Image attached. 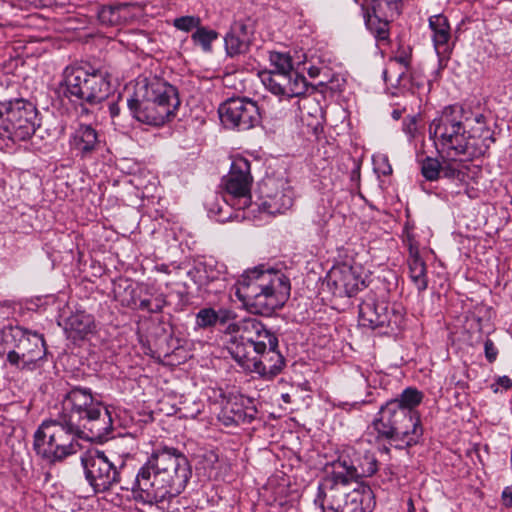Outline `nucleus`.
<instances>
[{
  "mask_svg": "<svg viewBox=\"0 0 512 512\" xmlns=\"http://www.w3.org/2000/svg\"><path fill=\"white\" fill-rule=\"evenodd\" d=\"M484 352L485 357L489 363H493L497 359L498 349L494 342L489 338H487L484 342Z\"/></svg>",
  "mask_w": 512,
  "mask_h": 512,
  "instance_id": "obj_46",
  "label": "nucleus"
},
{
  "mask_svg": "<svg viewBox=\"0 0 512 512\" xmlns=\"http://www.w3.org/2000/svg\"><path fill=\"white\" fill-rule=\"evenodd\" d=\"M23 5H29L34 7L46 6L49 4V0H18Z\"/></svg>",
  "mask_w": 512,
  "mask_h": 512,
  "instance_id": "obj_49",
  "label": "nucleus"
},
{
  "mask_svg": "<svg viewBox=\"0 0 512 512\" xmlns=\"http://www.w3.org/2000/svg\"><path fill=\"white\" fill-rule=\"evenodd\" d=\"M309 75L311 77H316L318 75V69L317 68H310L309 69Z\"/></svg>",
  "mask_w": 512,
  "mask_h": 512,
  "instance_id": "obj_56",
  "label": "nucleus"
},
{
  "mask_svg": "<svg viewBox=\"0 0 512 512\" xmlns=\"http://www.w3.org/2000/svg\"><path fill=\"white\" fill-rule=\"evenodd\" d=\"M109 113L112 118L117 117L120 114V107L117 103H111L109 105Z\"/></svg>",
  "mask_w": 512,
  "mask_h": 512,
  "instance_id": "obj_51",
  "label": "nucleus"
},
{
  "mask_svg": "<svg viewBox=\"0 0 512 512\" xmlns=\"http://www.w3.org/2000/svg\"><path fill=\"white\" fill-rule=\"evenodd\" d=\"M264 327L265 325L257 318L248 317L229 324L228 330L235 333V337L253 343V339H257V334L263 331Z\"/></svg>",
  "mask_w": 512,
  "mask_h": 512,
  "instance_id": "obj_28",
  "label": "nucleus"
},
{
  "mask_svg": "<svg viewBox=\"0 0 512 512\" xmlns=\"http://www.w3.org/2000/svg\"><path fill=\"white\" fill-rule=\"evenodd\" d=\"M461 109L447 106L439 117L429 125L430 136L439 141L442 149L448 151L449 156L464 155L468 158H477L487 152L485 144H476L470 134L466 135L461 120Z\"/></svg>",
  "mask_w": 512,
  "mask_h": 512,
  "instance_id": "obj_8",
  "label": "nucleus"
},
{
  "mask_svg": "<svg viewBox=\"0 0 512 512\" xmlns=\"http://www.w3.org/2000/svg\"><path fill=\"white\" fill-rule=\"evenodd\" d=\"M290 281L281 271L247 270L235 284V295L252 314L270 316L290 296Z\"/></svg>",
  "mask_w": 512,
  "mask_h": 512,
  "instance_id": "obj_4",
  "label": "nucleus"
},
{
  "mask_svg": "<svg viewBox=\"0 0 512 512\" xmlns=\"http://www.w3.org/2000/svg\"><path fill=\"white\" fill-rule=\"evenodd\" d=\"M409 276L419 292L428 287L427 266L420 254L408 256Z\"/></svg>",
  "mask_w": 512,
  "mask_h": 512,
  "instance_id": "obj_30",
  "label": "nucleus"
},
{
  "mask_svg": "<svg viewBox=\"0 0 512 512\" xmlns=\"http://www.w3.org/2000/svg\"><path fill=\"white\" fill-rule=\"evenodd\" d=\"M223 267V265L209 258L196 262L187 272V275L199 289L204 288L207 291H211L208 289L210 284L219 283L224 280Z\"/></svg>",
  "mask_w": 512,
  "mask_h": 512,
  "instance_id": "obj_23",
  "label": "nucleus"
},
{
  "mask_svg": "<svg viewBox=\"0 0 512 512\" xmlns=\"http://www.w3.org/2000/svg\"><path fill=\"white\" fill-rule=\"evenodd\" d=\"M253 36V26L250 19H240L232 23L224 37L227 56L235 57L248 52Z\"/></svg>",
  "mask_w": 512,
  "mask_h": 512,
  "instance_id": "obj_21",
  "label": "nucleus"
},
{
  "mask_svg": "<svg viewBox=\"0 0 512 512\" xmlns=\"http://www.w3.org/2000/svg\"><path fill=\"white\" fill-rule=\"evenodd\" d=\"M428 27L431 31V40L435 52L440 60L448 58L452 52V30L447 16L442 13L428 18Z\"/></svg>",
  "mask_w": 512,
  "mask_h": 512,
  "instance_id": "obj_22",
  "label": "nucleus"
},
{
  "mask_svg": "<svg viewBox=\"0 0 512 512\" xmlns=\"http://www.w3.org/2000/svg\"><path fill=\"white\" fill-rule=\"evenodd\" d=\"M178 303L176 304L175 311H183L189 304V296L186 292H177Z\"/></svg>",
  "mask_w": 512,
  "mask_h": 512,
  "instance_id": "obj_47",
  "label": "nucleus"
},
{
  "mask_svg": "<svg viewBox=\"0 0 512 512\" xmlns=\"http://www.w3.org/2000/svg\"><path fill=\"white\" fill-rule=\"evenodd\" d=\"M173 26L178 30L190 32L201 26V19L198 16H181L173 20Z\"/></svg>",
  "mask_w": 512,
  "mask_h": 512,
  "instance_id": "obj_38",
  "label": "nucleus"
},
{
  "mask_svg": "<svg viewBox=\"0 0 512 512\" xmlns=\"http://www.w3.org/2000/svg\"><path fill=\"white\" fill-rule=\"evenodd\" d=\"M221 122L239 131L250 130L261 123L257 102L249 98H229L218 109Z\"/></svg>",
  "mask_w": 512,
  "mask_h": 512,
  "instance_id": "obj_14",
  "label": "nucleus"
},
{
  "mask_svg": "<svg viewBox=\"0 0 512 512\" xmlns=\"http://www.w3.org/2000/svg\"><path fill=\"white\" fill-rule=\"evenodd\" d=\"M485 120L486 118L483 114H476L474 117L476 126L470 128L469 134L476 144H485L488 150L495 142V137L493 131L486 125Z\"/></svg>",
  "mask_w": 512,
  "mask_h": 512,
  "instance_id": "obj_32",
  "label": "nucleus"
},
{
  "mask_svg": "<svg viewBox=\"0 0 512 512\" xmlns=\"http://www.w3.org/2000/svg\"><path fill=\"white\" fill-rule=\"evenodd\" d=\"M332 217L331 209L324 205H318L316 208L315 216L313 217V222L320 228L324 227L328 221Z\"/></svg>",
  "mask_w": 512,
  "mask_h": 512,
  "instance_id": "obj_40",
  "label": "nucleus"
},
{
  "mask_svg": "<svg viewBox=\"0 0 512 512\" xmlns=\"http://www.w3.org/2000/svg\"><path fill=\"white\" fill-rule=\"evenodd\" d=\"M69 150L75 158L90 159L101 148V136L91 124L80 123L69 134Z\"/></svg>",
  "mask_w": 512,
  "mask_h": 512,
  "instance_id": "obj_20",
  "label": "nucleus"
},
{
  "mask_svg": "<svg viewBox=\"0 0 512 512\" xmlns=\"http://www.w3.org/2000/svg\"><path fill=\"white\" fill-rule=\"evenodd\" d=\"M253 347L257 350V355L268 348H278V338L265 326L263 331L257 334V339H253Z\"/></svg>",
  "mask_w": 512,
  "mask_h": 512,
  "instance_id": "obj_35",
  "label": "nucleus"
},
{
  "mask_svg": "<svg viewBox=\"0 0 512 512\" xmlns=\"http://www.w3.org/2000/svg\"><path fill=\"white\" fill-rule=\"evenodd\" d=\"M502 502L506 507H512V486H507L502 492Z\"/></svg>",
  "mask_w": 512,
  "mask_h": 512,
  "instance_id": "obj_48",
  "label": "nucleus"
},
{
  "mask_svg": "<svg viewBox=\"0 0 512 512\" xmlns=\"http://www.w3.org/2000/svg\"><path fill=\"white\" fill-rule=\"evenodd\" d=\"M63 84L70 97L91 105L105 100L110 93L109 74L90 64H74L63 71Z\"/></svg>",
  "mask_w": 512,
  "mask_h": 512,
  "instance_id": "obj_9",
  "label": "nucleus"
},
{
  "mask_svg": "<svg viewBox=\"0 0 512 512\" xmlns=\"http://www.w3.org/2000/svg\"><path fill=\"white\" fill-rule=\"evenodd\" d=\"M284 365L285 359L278 348H268L254 358L249 372L265 379H272L282 371Z\"/></svg>",
  "mask_w": 512,
  "mask_h": 512,
  "instance_id": "obj_24",
  "label": "nucleus"
},
{
  "mask_svg": "<svg viewBox=\"0 0 512 512\" xmlns=\"http://www.w3.org/2000/svg\"><path fill=\"white\" fill-rule=\"evenodd\" d=\"M409 507H411L413 509V503H412V500L409 501Z\"/></svg>",
  "mask_w": 512,
  "mask_h": 512,
  "instance_id": "obj_60",
  "label": "nucleus"
},
{
  "mask_svg": "<svg viewBox=\"0 0 512 512\" xmlns=\"http://www.w3.org/2000/svg\"><path fill=\"white\" fill-rule=\"evenodd\" d=\"M179 105L177 89L157 76L139 79L135 96L127 100L132 116L151 126L163 125L175 115Z\"/></svg>",
  "mask_w": 512,
  "mask_h": 512,
  "instance_id": "obj_6",
  "label": "nucleus"
},
{
  "mask_svg": "<svg viewBox=\"0 0 512 512\" xmlns=\"http://www.w3.org/2000/svg\"><path fill=\"white\" fill-rule=\"evenodd\" d=\"M391 172H392V168H391V166L388 165V170H384L383 174L387 175V174H390Z\"/></svg>",
  "mask_w": 512,
  "mask_h": 512,
  "instance_id": "obj_58",
  "label": "nucleus"
},
{
  "mask_svg": "<svg viewBox=\"0 0 512 512\" xmlns=\"http://www.w3.org/2000/svg\"><path fill=\"white\" fill-rule=\"evenodd\" d=\"M94 330V317L85 311H76L65 321V331L73 340H82Z\"/></svg>",
  "mask_w": 512,
  "mask_h": 512,
  "instance_id": "obj_26",
  "label": "nucleus"
},
{
  "mask_svg": "<svg viewBox=\"0 0 512 512\" xmlns=\"http://www.w3.org/2000/svg\"><path fill=\"white\" fill-rule=\"evenodd\" d=\"M497 385L501 388L508 390L512 387V380L508 376H501L497 379Z\"/></svg>",
  "mask_w": 512,
  "mask_h": 512,
  "instance_id": "obj_50",
  "label": "nucleus"
},
{
  "mask_svg": "<svg viewBox=\"0 0 512 512\" xmlns=\"http://www.w3.org/2000/svg\"><path fill=\"white\" fill-rule=\"evenodd\" d=\"M317 506L322 512H372L373 493L369 488L339 491Z\"/></svg>",
  "mask_w": 512,
  "mask_h": 512,
  "instance_id": "obj_17",
  "label": "nucleus"
},
{
  "mask_svg": "<svg viewBox=\"0 0 512 512\" xmlns=\"http://www.w3.org/2000/svg\"><path fill=\"white\" fill-rule=\"evenodd\" d=\"M2 341L8 348L6 361L11 366L28 369L46 355L43 334L30 331L20 326L5 327Z\"/></svg>",
  "mask_w": 512,
  "mask_h": 512,
  "instance_id": "obj_10",
  "label": "nucleus"
},
{
  "mask_svg": "<svg viewBox=\"0 0 512 512\" xmlns=\"http://www.w3.org/2000/svg\"><path fill=\"white\" fill-rule=\"evenodd\" d=\"M359 323L370 329L390 327L394 330L401 327L403 316L394 307L390 309L388 302L368 294L359 304Z\"/></svg>",
  "mask_w": 512,
  "mask_h": 512,
  "instance_id": "obj_15",
  "label": "nucleus"
},
{
  "mask_svg": "<svg viewBox=\"0 0 512 512\" xmlns=\"http://www.w3.org/2000/svg\"><path fill=\"white\" fill-rule=\"evenodd\" d=\"M225 188L224 201L237 210L251 206L250 162L243 158L233 159L229 173L222 180Z\"/></svg>",
  "mask_w": 512,
  "mask_h": 512,
  "instance_id": "obj_13",
  "label": "nucleus"
},
{
  "mask_svg": "<svg viewBox=\"0 0 512 512\" xmlns=\"http://www.w3.org/2000/svg\"><path fill=\"white\" fill-rule=\"evenodd\" d=\"M395 60L405 68L409 67L410 61L407 56H398L395 58Z\"/></svg>",
  "mask_w": 512,
  "mask_h": 512,
  "instance_id": "obj_52",
  "label": "nucleus"
},
{
  "mask_svg": "<svg viewBox=\"0 0 512 512\" xmlns=\"http://www.w3.org/2000/svg\"><path fill=\"white\" fill-rule=\"evenodd\" d=\"M363 5L370 10V15L377 17L393 19L399 14V0H370Z\"/></svg>",
  "mask_w": 512,
  "mask_h": 512,
  "instance_id": "obj_33",
  "label": "nucleus"
},
{
  "mask_svg": "<svg viewBox=\"0 0 512 512\" xmlns=\"http://www.w3.org/2000/svg\"><path fill=\"white\" fill-rule=\"evenodd\" d=\"M133 7L129 3L102 6L97 13L98 20L102 25L108 27L127 24L135 18Z\"/></svg>",
  "mask_w": 512,
  "mask_h": 512,
  "instance_id": "obj_25",
  "label": "nucleus"
},
{
  "mask_svg": "<svg viewBox=\"0 0 512 512\" xmlns=\"http://www.w3.org/2000/svg\"><path fill=\"white\" fill-rule=\"evenodd\" d=\"M361 11L366 28L374 35L379 42H388L389 40V21L388 18H381L370 15V10L361 5Z\"/></svg>",
  "mask_w": 512,
  "mask_h": 512,
  "instance_id": "obj_29",
  "label": "nucleus"
},
{
  "mask_svg": "<svg viewBox=\"0 0 512 512\" xmlns=\"http://www.w3.org/2000/svg\"><path fill=\"white\" fill-rule=\"evenodd\" d=\"M282 398L285 402H289L290 401V396L288 394H283L282 395Z\"/></svg>",
  "mask_w": 512,
  "mask_h": 512,
  "instance_id": "obj_57",
  "label": "nucleus"
},
{
  "mask_svg": "<svg viewBox=\"0 0 512 512\" xmlns=\"http://www.w3.org/2000/svg\"><path fill=\"white\" fill-rule=\"evenodd\" d=\"M218 38V33L215 30L208 29L207 27L200 26L191 35V40L194 45L200 46L201 49L209 53L212 51V43Z\"/></svg>",
  "mask_w": 512,
  "mask_h": 512,
  "instance_id": "obj_34",
  "label": "nucleus"
},
{
  "mask_svg": "<svg viewBox=\"0 0 512 512\" xmlns=\"http://www.w3.org/2000/svg\"><path fill=\"white\" fill-rule=\"evenodd\" d=\"M157 269L163 273H167V274L169 273L168 266L165 264L158 266Z\"/></svg>",
  "mask_w": 512,
  "mask_h": 512,
  "instance_id": "obj_54",
  "label": "nucleus"
},
{
  "mask_svg": "<svg viewBox=\"0 0 512 512\" xmlns=\"http://www.w3.org/2000/svg\"><path fill=\"white\" fill-rule=\"evenodd\" d=\"M80 460L85 479L95 493L106 492L120 482V470L103 451L90 449Z\"/></svg>",
  "mask_w": 512,
  "mask_h": 512,
  "instance_id": "obj_12",
  "label": "nucleus"
},
{
  "mask_svg": "<svg viewBox=\"0 0 512 512\" xmlns=\"http://www.w3.org/2000/svg\"><path fill=\"white\" fill-rule=\"evenodd\" d=\"M358 468L359 477H371L378 470V461L372 454H366L361 459Z\"/></svg>",
  "mask_w": 512,
  "mask_h": 512,
  "instance_id": "obj_37",
  "label": "nucleus"
},
{
  "mask_svg": "<svg viewBox=\"0 0 512 512\" xmlns=\"http://www.w3.org/2000/svg\"><path fill=\"white\" fill-rule=\"evenodd\" d=\"M270 70L259 73L260 79L272 94L285 99L298 98L297 107L302 122L307 121V127L316 138L323 131L319 104L314 98L307 97L308 82L304 75L294 69L292 58L287 53L270 52Z\"/></svg>",
  "mask_w": 512,
  "mask_h": 512,
  "instance_id": "obj_2",
  "label": "nucleus"
},
{
  "mask_svg": "<svg viewBox=\"0 0 512 512\" xmlns=\"http://www.w3.org/2000/svg\"><path fill=\"white\" fill-rule=\"evenodd\" d=\"M121 287H122V285L119 284L117 286V288H115L114 293H115L116 299H118L120 301L122 306L131 308V309H138L141 311H146L150 314H153L152 313L153 305H151V298L150 299H142V300H140L139 303H137V300L135 297L136 290L133 287V285L132 284L126 285L124 287L123 293L118 291V289H120Z\"/></svg>",
  "mask_w": 512,
  "mask_h": 512,
  "instance_id": "obj_31",
  "label": "nucleus"
},
{
  "mask_svg": "<svg viewBox=\"0 0 512 512\" xmlns=\"http://www.w3.org/2000/svg\"><path fill=\"white\" fill-rule=\"evenodd\" d=\"M464 174L456 168L452 163L444 162L441 164V174L440 177L448 178V179H460Z\"/></svg>",
  "mask_w": 512,
  "mask_h": 512,
  "instance_id": "obj_43",
  "label": "nucleus"
},
{
  "mask_svg": "<svg viewBox=\"0 0 512 512\" xmlns=\"http://www.w3.org/2000/svg\"><path fill=\"white\" fill-rule=\"evenodd\" d=\"M327 285L336 297H352L366 287L360 266L342 263L327 274Z\"/></svg>",
  "mask_w": 512,
  "mask_h": 512,
  "instance_id": "obj_18",
  "label": "nucleus"
},
{
  "mask_svg": "<svg viewBox=\"0 0 512 512\" xmlns=\"http://www.w3.org/2000/svg\"><path fill=\"white\" fill-rule=\"evenodd\" d=\"M85 436L58 414L55 419L41 422L33 434V451L48 463L61 462L80 448Z\"/></svg>",
  "mask_w": 512,
  "mask_h": 512,
  "instance_id": "obj_7",
  "label": "nucleus"
},
{
  "mask_svg": "<svg viewBox=\"0 0 512 512\" xmlns=\"http://www.w3.org/2000/svg\"><path fill=\"white\" fill-rule=\"evenodd\" d=\"M259 193L258 207L270 215L283 214L293 205L294 191L284 178H265L259 186Z\"/></svg>",
  "mask_w": 512,
  "mask_h": 512,
  "instance_id": "obj_16",
  "label": "nucleus"
},
{
  "mask_svg": "<svg viewBox=\"0 0 512 512\" xmlns=\"http://www.w3.org/2000/svg\"><path fill=\"white\" fill-rule=\"evenodd\" d=\"M404 243L407 245L409 250V256L419 254V243L415 238L413 231L406 226L404 232Z\"/></svg>",
  "mask_w": 512,
  "mask_h": 512,
  "instance_id": "obj_41",
  "label": "nucleus"
},
{
  "mask_svg": "<svg viewBox=\"0 0 512 512\" xmlns=\"http://www.w3.org/2000/svg\"><path fill=\"white\" fill-rule=\"evenodd\" d=\"M384 452L388 453L389 452V448L384 446L383 449H382Z\"/></svg>",
  "mask_w": 512,
  "mask_h": 512,
  "instance_id": "obj_59",
  "label": "nucleus"
},
{
  "mask_svg": "<svg viewBox=\"0 0 512 512\" xmlns=\"http://www.w3.org/2000/svg\"><path fill=\"white\" fill-rule=\"evenodd\" d=\"M196 327L209 328L216 325L215 310L213 308H203L196 314Z\"/></svg>",
  "mask_w": 512,
  "mask_h": 512,
  "instance_id": "obj_39",
  "label": "nucleus"
},
{
  "mask_svg": "<svg viewBox=\"0 0 512 512\" xmlns=\"http://www.w3.org/2000/svg\"><path fill=\"white\" fill-rule=\"evenodd\" d=\"M422 400V392L408 387L397 398L381 406L379 417L373 421L378 437L389 440L397 449L418 444L423 436V426L416 407Z\"/></svg>",
  "mask_w": 512,
  "mask_h": 512,
  "instance_id": "obj_3",
  "label": "nucleus"
},
{
  "mask_svg": "<svg viewBox=\"0 0 512 512\" xmlns=\"http://www.w3.org/2000/svg\"><path fill=\"white\" fill-rule=\"evenodd\" d=\"M61 405L59 415L80 431L85 439L102 441L112 432L111 413L93 396L90 388H72L64 396Z\"/></svg>",
  "mask_w": 512,
  "mask_h": 512,
  "instance_id": "obj_5",
  "label": "nucleus"
},
{
  "mask_svg": "<svg viewBox=\"0 0 512 512\" xmlns=\"http://www.w3.org/2000/svg\"><path fill=\"white\" fill-rule=\"evenodd\" d=\"M402 129L404 133L408 136L409 140L414 139L418 131L416 116L406 117L403 120Z\"/></svg>",
  "mask_w": 512,
  "mask_h": 512,
  "instance_id": "obj_42",
  "label": "nucleus"
},
{
  "mask_svg": "<svg viewBox=\"0 0 512 512\" xmlns=\"http://www.w3.org/2000/svg\"><path fill=\"white\" fill-rule=\"evenodd\" d=\"M421 173L428 181H435L440 178L441 163L432 157H425L421 161Z\"/></svg>",
  "mask_w": 512,
  "mask_h": 512,
  "instance_id": "obj_36",
  "label": "nucleus"
},
{
  "mask_svg": "<svg viewBox=\"0 0 512 512\" xmlns=\"http://www.w3.org/2000/svg\"><path fill=\"white\" fill-rule=\"evenodd\" d=\"M36 107L24 99L9 101L0 111V129L13 142L29 140L40 126Z\"/></svg>",
  "mask_w": 512,
  "mask_h": 512,
  "instance_id": "obj_11",
  "label": "nucleus"
},
{
  "mask_svg": "<svg viewBox=\"0 0 512 512\" xmlns=\"http://www.w3.org/2000/svg\"><path fill=\"white\" fill-rule=\"evenodd\" d=\"M218 286H219V287H217L216 289H214V292H217V290H218V289H220L222 285H221V284H219Z\"/></svg>",
  "mask_w": 512,
  "mask_h": 512,
  "instance_id": "obj_61",
  "label": "nucleus"
},
{
  "mask_svg": "<svg viewBox=\"0 0 512 512\" xmlns=\"http://www.w3.org/2000/svg\"><path fill=\"white\" fill-rule=\"evenodd\" d=\"M227 350L231 357L246 371H250L254 358L257 357V350L253 343L232 337L227 345Z\"/></svg>",
  "mask_w": 512,
  "mask_h": 512,
  "instance_id": "obj_27",
  "label": "nucleus"
},
{
  "mask_svg": "<svg viewBox=\"0 0 512 512\" xmlns=\"http://www.w3.org/2000/svg\"><path fill=\"white\" fill-rule=\"evenodd\" d=\"M332 472L318 485L315 505H323V501L339 491H347V486L359 478L358 468L345 459L339 458L332 465Z\"/></svg>",
  "mask_w": 512,
  "mask_h": 512,
  "instance_id": "obj_19",
  "label": "nucleus"
},
{
  "mask_svg": "<svg viewBox=\"0 0 512 512\" xmlns=\"http://www.w3.org/2000/svg\"><path fill=\"white\" fill-rule=\"evenodd\" d=\"M392 117H393V119H395V120H399V119L401 118V111H399V110H394V111L392 112Z\"/></svg>",
  "mask_w": 512,
  "mask_h": 512,
  "instance_id": "obj_53",
  "label": "nucleus"
},
{
  "mask_svg": "<svg viewBox=\"0 0 512 512\" xmlns=\"http://www.w3.org/2000/svg\"><path fill=\"white\" fill-rule=\"evenodd\" d=\"M191 475L184 453L174 447H159L138 469L130 490L137 503L159 505L180 495Z\"/></svg>",
  "mask_w": 512,
  "mask_h": 512,
  "instance_id": "obj_1",
  "label": "nucleus"
},
{
  "mask_svg": "<svg viewBox=\"0 0 512 512\" xmlns=\"http://www.w3.org/2000/svg\"><path fill=\"white\" fill-rule=\"evenodd\" d=\"M151 305H153L152 313H162L164 307L168 305L167 296L164 293L156 294L151 298Z\"/></svg>",
  "mask_w": 512,
  "mask_h": 512,
  "instance_id": "obj_45",
  "label": "nucleus"
},
{
  "mask_svg": "<svg viewBox=\"0 0 512 512\" xmlns=\"http://www.w3.org/2000/svg\"><path fill=\"white\" fill-rule=\"evenodd\" d=\"M199 413H200V409H197L196 412H193L190 414L186 413L184 416L187 418H195Z\"/></svg>",
  "mask_w": 512,
  "mask_h": 512,
  "instance_id": "obj_55",
  "label": "nucleus"
},
{
  "mask_svg": "<svg viewBox=\"0 0 512 512\" xmlns=\"http://www.w3.org/2000/svg\"><path fill=\"white\" fill-rule=\"evenodd\" d=\"M236 317L234 311L227 308H220L219 310H215V320L216 324L224 325L231 320H234Z\"/></svg>",
  "mask_w": 512,
  "mask_h": 512,
  "instance_id": "obj_44",
  "label": "nucleus"
}]
</instances>
